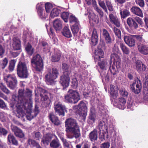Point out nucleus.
<instances>
[{
	"instance_id": "1",
	"label": "nucleus",
	"mask_w": 148,
	"mask_h": 148,
	"mask_svg": "<svg viewBox=\"0 0 148 148\" xmlns=\"http://www.w3.org/2000/svg\"><path fill=\"white\" fill-rule=\"evenodd\" d=\"M32 91L29 89H21L18 91V97L14 95L12 99V103L17 108L16 116L18 118L24 116L27 120H31L34 117L31 112L32 107Z\"/></svg>"
},
{
	"instance_id": "2",
	"label": "nucleus",
	"mask_w": 148,
	"mask_h": 148,
	"mask_svg": "<svg viewBox=\"0 0 148 148\" xmlns=\"http://www.w3.org/2000/svg\"><path fill=\"white\" fill-rule=\"evenodd\" d=\"M65 123L66 135L67 138L72 139L75 137L77 138L80 136L79 129L75 120L69 118L65 121Z\"/></svg>"
},
{
	"instance_id": "3",
	"label": "nucleus",
	"mask_w": 148,
	"mask_h": 148,
	"mask_svg": "<svg viewBox=\"0 0 148 148\" xmlns=\"http://www.w3.org/2000/svg\"><path fill=\"white\" fill-rule=\"evenodd\" d=\"M113 50L114 53L111 55L110 58L111 61L113 62L109 67V70L112 74L114 75L117 73L118 69L120 67V64L119 60L118 59L119 56L116 54L119 51V48L116 44L114 45Z\"/></svg>"
},
{
	"instance_id": "4",
	"label": "nucleus",
	"mask_w": 148,
	"mask_h": 148,
	"mask_svg": "<svg viewBox=\"0 0 148 148\" xmlns=\"http://www.w3.org/2000/svg\"><path fill=\"white\" fill-rule=\"evenodd\" d=\"M44 4L43 2L38 3L36 6L38 14L40 17L42 19H45L47 16V13L50 12L52 8V5L49 3H47L45 4V8L46 12L44 13V11L43 7Z\"/></svg>"
},
{
	"instance_id": "5",
	"label": "nucleus",
	"mask_w": 148,
	"mask_h": 148,
	"mask_svg": "<svg viewBox=\"0 0 148 148\" xmlns=\"http://www.w3.org/2000/svg\"><path fill=\"white\" fill-rule=\"evenodd\" d=\"M65 101L67 103H76L80 99L79 94L76 91L70 89L64 96Z\"/></svg>"
},
{
	"instance_id": "6",
	"label": "nucleus",
	"mask_w": 148,
	"mask_h": 148,
	"mask_svg": "<svg viewBox=\"0 0 148 148\" xmlns=\"http://www.w3.org/2000/svg\"><path fill=\"white\" fill-rule=\"evenodd\" d=\"M88 105V103L87 102L81 101L78 106H75L73 108L74 110H77L80 117L83 120L85 119L87 115Z\"/></svg>"
},
{
	"instance_id": "7",
	"label": "nucleus",
	"mask_w": 148,
	"mask_h": 148,
	"mask_svg": "<svg viewBox=\"0 0 148 148\" xmlns=\"http://www.w3.org/2000/svg\"><path fill=\"white\" fill-rule=\"evenodd\" d=\"M31 64L37 71H41L43 68V64L41 58L37 54L34 56L31 61Z\"/></svg>"
},
{
	"instance_id": "8",
	"label": "nucleus",
	"mask_w": 148,
	"mask_h": 148,
	"mask_svg": "<svg viewBox=\"0 0 148 148\" xmlns=\"http://www.w3.org/2000/svg\"><path fill=\"white\" fill-rule=\"evenodd\" d=\"M4 80L6 82L8 86L11 89L13 90L16 87L17 81L14 75H4Z\"/></svg>"
},
{
	"instance_id": "9",
	"label": "nucleus",
	"mask_w": 148,
	"mask_h": 148,
	"mask_svg": "<svg viewBox=\"0 0 148 148\" xmlns=\"http://www.w3.org/2000/svg\"><path fill=\"white\" fill-rule=\"evenodd\" d=\"M17 72L18 76L21 78L27 77L28 73L26 64L20 62L17 66Z\"/></svg>"
},
{
	"instance_id": "10",
	"label": "nucleus",
	"mask_w": 148,
	"mask_h": 148,
	"mask_svg": "<svg viewBox=\"0 0 148 148\" xmlns=\"http://www.w3.org/2000/svg\"><path fill=\"white\" fill-rule=\"evenodd\" d=\"M126 21L129 27L126 28L128 32L132 34L135 33L136 30L138 27V24L134 19L131 17L128 18Z\"/></svg>"
},
{
	"instance_id": "11",
	"label": "nucleus",
	"mask_w": 148,
	"mask_h": 148,
	"mask_svg": "<svg viewBox=\"0 0 148 148\" xmlns=\"http://www.w3.org/2000/svg\"><path fill=\"white\" fill-rule=\"evenodd\" d=\"M54 108L56 113L60 116H64L65 112H67L66 108L65 105L59 100L55 101Z\"/></svg>"
},
{
	"instance_id": "12",
	"label": "nucleus",
	"mask_w": 148,
	"mask_h": 148,
	"mask_svg": "<svg viewBox=\"0 0 148 148\" xmlns=\"http://www.w3.org/2000/svg\"><path fill=\"white\" fill-rule=\"evenodd\" d=\"M58 75L59 71L58 69L56 68H53L45 75L46 80L52 84L54 83V80L58 77Z\"/></svg>"
},
{
	"instance_id": "13",
	"label": "nucleus",
	"mask_w": 148,
	"mask_h": 148,
	"mask_svg": "<svg viewBox=\"0 0 148 148\" xmlns=\"http://www.w3.org/2000/svg\"><path fill=\"white\" fill-rule=\"evenodd\" d=\"M130 88L132 91L134 93L136 94H139L142 88V84L140 81L137 79L135 82L130 85Z\"/></svg>"
},
{
	"instance_id": "14",
	"label": "nucleus",
	"mask_w": 148,
	"mask_h": 148,
	"mask_svg": "<svg viewBox=\"0 0 148 148\" xmlns=\"http://www.w3.org/2000/svg\"><path fill=\"white\" fill-rule=\"evenodd\" d=\"M96 119L95 110L94 107H92L90 108V113L88 117L87 122L89 124L92 125L95 122Z\"/></svg>"
},
{
	"instance_id": "15",
	"label": "nucleus",
	"mask_w": 148,
	"mask_h": 148,
	"mask_svg": "<svg viewBox=\"0 0 148 148\" xmlns=\"http://www.w3.org/2000/svg\"><path fill=\"white\" fill-rule=\"evenodd\" d=\"M133 35H129L128 36L125 34L124 36V40L125 43L130 47H133L135 45V42L133 38Z\"/></svg>"
},
{
	"instance_id": "16",
	"label": "nucleus",
	"mask_w": 148,
	"mask_h": 148,
	"mask_svg": "<svg viewBox=\"0 0 148 148\" xmlns=\"http://www.w3.org/2000/svg\"><path fill=\"white\" fill-rule=\"evenodd\" d=\"M70 79L69 75L64 74L61 77L60 82L64 87L66 88L69 85Z\"/></svg>"
},
{
	"instance_id": "17",
	"label": "nucleus",
	"mask_w": 148,
	"mask_h": 148,
	"mask_svg": "<svg viewBox=\"0 0 148 148\" xmlns=\"http://www.w3.org/2000/svg\"><path fill=\"white\" fill-rule=\"evenodd\" d=\"M11 128L16 136L21 138H23L24 137V135L22 131L17 127L12 126L11 127Z\"/></svg>"
},
{
	"instance_id": "18",
	"label": "nucleus",
	"mask_w": 148,
	"mask_h": 148,
	"mask_svg": "<svg viewBox=\"0 0 148 148\" xmlns=\"http://www.w3.org/2000/svg\"><path fill=\"white\" fill-rule=\"evenodd\" d=\"M98 128L99 129L100 132H99V134L100 136V138H104V136L103 133H101V129L103 130L106 129V126L105 123L103 120H100L99 121V125Z\"/></svg>"
},
{
	"instance_id": "19",
	"label": "nucleus",
	"mask_w": 148,
	"mask_h": 148,
	"mask_svg": "<svg viewBox=\"0 0 148 148\" xmlns=\"http://www.w3.org/2000/svg\"><path fill=\"white\" fill-rule=\"evenodd\" d=\"M109 18L110 21L115 25L117 27H119L120 26V20L116 16H114L112 14L109 15Z\"/></svg>"
},
{
	"instance_id": "20",
	"label": "nucleus",
	"mask_w": 148,
	"mask_h": 148,
	"mask_svg": "<svg viewBox=\"0 0 148 148\" xmlns=\"http://www.w3.org/2000/svg\"><path fill=\"white\" fill-rule=\"evenodd\" d=\"M136 64V69L139 73H142L146 70V66L140 60H137Z\"/></svg>"
},
{
	"instance_id": "21",
	"label": "nucleus",
	"mask_w": 148,
	"mask_h": 148,
	"mask_svg": "<svg viewBox=\"0 0 148 148\" xmlns=\"http://www.w3.org/2000/svg\"><path fill=\"white\" fill-rule=\"evenodd\" d=\"M12 47L14 50H18L21 49V43L19 39L17 38H14L13 39Z\"/></svg>"
},
{
	"instance_id": "22",
	"label": "nucleus",
	"mask_w": 148,
	"mask_h": 148,
	"mask_svg": "<svg viewBox=\"0 0 148 148\" xmlns=\"http://www.w3.org/2000/svg\"><path fill=\"white\" fill-rule=\"evenodd\" d=\"M104 53L101 49H99L95 51L94 55L95 60H100L101 58L104 57Z\"/></svg>"
},
{
	"instance_id": "23",
	"label": "nucleus",
	"mask_w": 148,
	"mask_h": 148,
	"mask_svg": "<svg viewBox=\"0 0 148 148\" xmlns=\"http://www.w3.org/2000/svg\"><path fill=\"white\" fill-rule=\"evenodd\" d=\"M131 12L134 14L141 17L143 16V14L140 9L136 6L133 7L131 9Z\"/></svg>"
},
{
	"instance_id": "24",
	"label": "nucleus",
	"mask_w": 148,
	"mask_h": 148,
	"mask_svg": "<svg viewBox=\"0 0 148 148\" xmlns=\"http://www.w3.org/2000/svg\"><path fill=\"white\" fill-rule=\"evenodd\" d=\"M98 41V36L96 29H94L93 31L92 36L91 37V41L92 45H95Z\"/></svg>"
},
{
	"instance_id": "25",
	"label": "nucleus",
	"mask_w": 148,
	"mask_h": 148,
	"mask_svg": "<svg viewBox=\"0 0 148 148\" xmlns=\"http://www.w3.org/2000/svg\"><path fill=\"white\" fill-rule=\"evenodd\" d=\"M138 49L141 54L145 55L148 54V47L146 45L142 44L138 46Z\"/></svg>"
},
{
	"instance_id": "26",
	"label": "nucleus",
	"mask_w": 148,
	"mask_h": 148,
	"mask_svg": "<svg viewBox=\"0 0 148 148\" xmlns=\"http://www.w3.org/2000/svg\"><path fill=\"white\" fill-rule=\"evenodd\" d=\"M49 116L50 120L54 124L58 125L60 124V122L57 116H56L53 113L49 114Z\"/></svg>"
},
{
	"instance_id": "27",
	"label": "nucleus",
	"mask_w": 148,
	"mask_h": 148,
	"mask_svg": "<svg viewBox=\"0 0 148 148\" xmlns=\"http://www.w3.org/2000/svg\"><path fill=\"white\" fill-rule=\"evenodd\" d=\"M53 135L50 133L45 134L42 138V142L44 144H48L49 142L51 140L53 137Z\"/></svg>"
},
{
	"instance_id": "28",
	"label": "nucleus",
	"mask_w": 148,
	"mask_h": 148,
	"mask_svg": "<svg viewBox=\"0 0 148 148\" xmlns=\"http://www.w3.org/2000/svg\"><path fill=\"white\" fill-rule=\"evenodd\" d=\"M40 96L41 97V100L43 101L42 103L44 107H47L49 106L51 101L48 97L45 95L42 96V95L41 94Z\"/></svg>"
},
{
	"instance_id": "29",
	"label": "nucleus",
	"mask_w": 148,
	"mask_h": 148,
	"mask_svg": "<svg viewBox=\"0 0 148 148\" xmlns=\"http://www.w3.org/2000/svg\"><path fill=\"white\" fill-rule=\"evenodd\" d=\"M62 35L64 36L69 38L72 36V34L68 26H66L64 27L62 32Z\"/></svg>"
},
{
	"instance_id": "30",
	"label": "nucleus",
	"mask_w": 148,
	"mask_h": 148,
	"mask_svg": "<svg viewBox=\"0 0 148 148\" xmlns=\"http://www.w3.org/2000/svg\"><path fill=\"white\" fill-rule=\"evenodd\" d=\"M53 26L56 31L60 30L62 27V23L59 19H56L53 22Z\"/></svg>"
},
{
	"instance_id": "31",
	"label": "nucleus",
	"mask_w": 148,
	"mask_h": 148,
	"mask_svg": "<svg viewBox=\"0 0 148 148\" xmlns=\"http://www.w3.org/2000/svg\"><path fill=\"white\" fill-rule=\"evenodd\" d=\"M103 35L105 39V41L107 44H110L112 40L108 32L105 29H103Z\"/></svg>"
},
{
	"instance_id": "32",
	"label": "nucleus",
	"mask_w": 148,
	"mask_h": 148,
	"mask_svg": "<svg viewBox=\"0 0 148 148\" xmlns=\"http://www.w3.org/2000/svg\"><path fill=\"white\" fill-rule=\"evenodd\" d=\"M126 101L125 98L121 97L119 98V103L117 105V107L123 110L125 107Z\"/></svg>"
},
{
	"instance_id": "33",
	"label": "nucleus",
	"mask_w": 148,
	"mask_h": 148,
	"mask_svg": "<svg viewBox=\"0 0 148 148\" xmlns=\"http://www.w3.org/2000/svg\"><path fill=\"white\" fill-rule=\"evenodd\" d=\"M115 86L113 85H110V94L111 97L114 99H116L118 96V92L117 90L114 89Z\"/></svg>"
},
{
	"instance_id": "34",
	"label": "nucleus",
	"mask_w": 148,
	"mask_h": 148,
	"mask_svg": "<svg viewBox=\"0 0 148 148\" xmlns=\"http://www.w3.org/2000/svg\"><path fill=\"white\" fill-rule=\"evenodd\" d=\"M98 65L101 69L104 70H106L108 66L107 61L106 60H103L102 61L99 62Z\"/></svg>"
},
{
	"instance_id": "35",
	"label": "nucleus",
	"mask_w": 148,
	"mask_h": 148,
	"mask_svg": "<svg viewBox=\"0 0 148 148\" xmlns=\"http://www.w3.org/2000/svg\"><path fill=\"white\" fill-rule=\"evenodd\" d=\"M8 140L10 143H12L13 145L16 146H17L18 145L17 140L12 134H10L8 135Z\"/></svg>"
},
{
	"instance_id": "36",
	"label": "nucleus",
	"mask_w": 148,
	"mask_h": 148,
	"mask_svg": "<svg viewBox=\"0 0 148 148\" xmlns=\"http://www.w3.org/2000/svg\"><path fill=\"white\" fill-rule=\"evenodd\" d=\"M89 137L90 139L92 141L97 140V133L96 130H94L89 134Z\"/></svg>"
},
{
	"instance_id": "37",
	"label": "nucleus",
	"mask_w": 148,
	"mask_h": 148,
	"mask_svg": "<svg viewBox=\"0 0 148 148\" xmlns=\"http://www.w3.org/2000/svg\"><path fill=\"white\" fill-rule=\"evenodd\" d=\"M61 54V52L59 51L57 52H55L52 56V61L54 62H58L60 59Z\"/></svg>"
},
{
	"instance_id": "38",
	"label": "nucleus",
	"mask_w": 148,
	"mask_h": 148,
	"mask_svg": "<svg viewBox=\"0 0 148 148\" xmlns=\"http://www.w3.org/2000/svg\"><path fill=\"white\" fill-rule=\"evenodd\" d=\"M69 20L70 23L72 25L79 24L78 19L73 15L72 14L69 16Z\"/></svg>"
},
{
	"instance_id": "39",
	"label": "nucleus",
	"mask_w": 148,
	"mask_h": 148,
	"mask_svg": "<svg viewBox=\"0 0 148 148\" xmlns=\"http://www.w3.org/2000/svg\"><path fill=\"white\" fill-rule=\"evenodd\" d=\"M61 13L60 10L57 8H54L51 11L50 17L52 18L57 17Z\"/></svg>"
},
{
	"instance_id": "40",
	"label": "nucleus",
	"mask_w": 148,
	"mask_h": 148,
	"mask_svg": "<svg viewBox=\"0 0 148 148\" xmlns=\"http://www.w3.org/2000/svg\"><path fill=\"white\" fill-rule=\"evenodd\" d=\"M120 47L124 53L127 55L130 52L129 49L126 46L122 43H120L119 44Z\"/></svg>"
},
{
	"instance_id": "41",
	"label": "nucleus",
	"mask_w": 148,
	"mask_h": 148,
	"mask_svg": "<svg viewBox=\"0 0 148 148\" xmlns=\"http://www.w3.org/2000/svg\"><path fill=\"white\" fill-rule=\"evenodd\" d=\"M28 143L32 147H35L37 148H41L39 145L34 140L29 139L28 140Z\"/></svg>"
},
{
	"instance_id": "42",
	"label": "nucleus",
	"mask_w": 148,
	"mask_h": 148,
	"mask_svg": "<svg viewBox=\"0 0 148 148\" xmlns=\"http://www.w3.org/2000/svg\"><path fill=\"white\" fill-rule=\"evenodd\" d=\"M60 144L58 140H53L50 143V146L51 147L56 148L58 147Z\"/></svg>"
},
{
	"instance_id": "43",
	"label": "nucleus",
	"mask_w": 148,
	"mask_h": 148,
	"mask_svg": "<svg viewBox=\"0 0 148 148\" xmlns=\"http://www.w3.org/2000/svg\"><path fill=\"white\" fill-rule=\"evenodd\" d=\"M71 29L73 35H75L79 30V24L73 25Z\"/></svg>"
},
{
	"instance_id": "44",
	"label": "nucleus",
	"mask_w": 148,
	"mask_h": 148,
	"mask_svg": "<svg viewBox=\"0 0 148 148\" xmlns=\"http://www.w3.org/2000/svg\"><path fill=\"white\" fill-rule=\"evenodd\" d=\"M25 49L27 53L30 55H32L34 53L33 48H32L31 45L29 43H28L26 46Z\"/></svg>"
},
{
	"instance_id": "45",
	"label": "nucleus",
	"mask_w": 148,
	"mask_h": 148,
	"mask_svg": "<svg viewBox=\"0 0 148 148\" xmlns=\"http://www.w3.org/2000/svg\"><path fill=\"white\" fill-rule=\"evenodd\" d=\"M98 3L99 5L104 10L106 13H108V10L104 1L101 0H98Z\"/></svg>"
},
{
	"instance_id": "46",
	"label": "nucleus",
	"mask_w": 148,
	"mask_h": 148,
	"mask_svg": "<svg viewBox=\"0 0 148 148\" xmlns=\"http://www.w3.org/2000/svg\"><path fill=\"white\" fill-rule=\"evenodd\" d=\"M120 14L121 17L124 18L129 16L130 14V13L127 10H121L120 11Z\"/></svg>"
},
{
	"instance_id": "47",
	"label": "nucleus",
	"mask_w": 148,
	"mask_h": 148,
	"mask_svg": "<svg viewBox=\"0 0 148 148\" xmlns=\"http://www.w3.org/2000/svg\"><path fill=\"white\" fill-rule=\"evenodd\" d=\"M0 119L2 122H5L8 120V114L4 112L0 113Z\"/></svg>"
},
{
	"instance_id": "48",
	"label": "nucleus",
	"mask_w": 148,
	"mask_h": 148,
	"mask_svg": "<svg viewBox=\"0 0 148 148\" xmlns=\"http://www.w3.org/2000/svg\"><path fill=\"white\" fill-rule=\"evenodd\" d=\"M95 10L99 14L100 18L103 17V12L101 9L99 8L97 4L94 7Z\"/></svg>"
},
{
	"instance_id": "49",
	"label": "nucleus",
	"mask_w": 148,
	"mask_h": 148,
	"mask_svg": "<svg viewBox=\"0 0 148 148\" xmlns=\"http://www.w3.org/2000/svg\"><path fill=\"white\" fill-rule=\"evenodd\" d=\"M0 88L3 92L7 94L10 93V91L2 83H0Z\"/></svg>"
},
{
	"instance_id": "50",
	"label": "nucleus",
	"mask_w": 148,
	"mask_h": 148,
	"mask_svg": "<svg viewBox=\"0 0 148 148\" xmlns=\"http://www.w3.org/2000/svg\"><path fill=\"white\" fill-rule=\"evenodd\" d=\"M69 13L66 12H63L61 15V17L65 22H67L69 17Z\"/></svg>"
},
{
	"instance_id": "51",
	"label": "nucleus",
	"mask_w": 148,
	"mask_h": 148,
	"mask_svg": "<svg viewBox=\"0 0 148 148\" xmlns=\"http://www.w3.org/2000/svg\"><path fill=\"white\" fill-rule=\"evenodd\" d=\"M60 136V138L63 143L64 148H69V144L66 139H64L62 136Z\"/></svg>"
},
{
	"instance_id": "52",
	"label": "nucleus",
	"mask_w": 148,
	"mask_h": 148,
	"mask_svg": "<svg viewBox=\"0 0 148 148\" xmlns=\"http://www.w3.org/2000/svg\"><path fill=\"white\" fill-rule=\"evenodd\" d=\"M113 30L115 35L117 37L119 38H121V32L120 30L115 27H113Z\"/></svg>"
},
{
	"instance_id": "53",
	"label": "nucleus",
	"mask_w": 148,
	"mask_h": 148,
	"mask_svg": "<svg viewBox=\"0 0 148 148\" xmlns=\"http://www.w3.org/2000/svg\"><path fill=\"white\" fill-rule=\"evenodd\" d=\"M119 92L121 95L124 97H126L128 94L127 91L124 88H121L119 89Z\"/></svg>"
},
{
	"instance_id": "54",
	"label": "nucleus",
	"mask_w": 148,
	"mask_h": 148,
	"mask_svg": "<svg viewBox=\"0 0 148 148\" xmlns=\"http://www.w3.org/2000/svg\"><path fill=\"white\" fill-rule=\"evenodd\" d=\"M106 4L108 10L110 11H112L114 10V8L112 6L111 2L109 0L106 1Z\"/></svg>"
},
{
	"instance_id": "55",
	"label": "nucleus",
	"mask_w": 148,
	"mask_h": 148,
	"mask_svg": "<svg viewBox=\"0 0 148 148\" xmlns=\"http://www.w3.org/2000/svg\"><path fill=\"white\" fill-rule=\"evenodd\" d=\"M133 36L134 38H135L138 41L140 42L141 43H143L145 41L143 39L142 35H133Z\"/></svg>"
},
{
	"instance_id": "56",
	"label": "nucleus",
	"mask_w": 148,
	"mask_h": 148,
	"mask_svg": "<svg viewBox=\"0 0 148 148\" xmlns=\"http://www.w3.org/2000/svg\"><path fill=\"white\" fill-rule=\"evenodd\" d=\"M62 69L64 71V74H67L68 73L67 72L69 70V66L66 63L62 64Z\"/></svg>"
},
{
	"instance_id": "57",
	"label": "nucleus",
	"mask_w": 148,
	"mask_h": 148,
	"mask_svg": "<svg viewBox=\"0 0 148 148\" xmlns=\"http://www.w3.org/2000/svg\"><path fill=\"white\" fill-rule=\"evenodd\" d=\"M8 62V61L7 58H5L2 61V64L1 65V67L3 69L7 66Z\"/></svg>"
},
{
	"instance_id": "58",
	"label": "nucleus",
	"mask_w": 148,
	"mask_h": 148,
	"mask_svg": "<svg viewBox=\"0 0 148 148\" xmlns=\"http://www.w3.org/2000/svg\"><path fill=\"white\" fill-rule=\"evenodd\" d=\"M134 20H135L141 27L143 26L144 25L142 19L136 16L134 18Z\"/></svg>"
},
{
	"instance_id": "59",
	"label": "nucleus",
	"mask_w": 148,
	"mask_h": 148,
	"mask_svg": "<svg viewBox=\"0 0 148 148\" xmlns=\"http://www.w3.org/2000/svg\"><path fill=\"white\" fill-rule=\"evenodd\" d=\"M86 3L88 5H90L91 3L94 7L97 4V2L95 0H85Z\"/></svg>"
},
{
	"instance_id": "60",
	"label": "nucleus",
	"mask_w": 148,
	"mask_h": 148,
	"mask_svg": "<svg viewBox=\"0 0 148 148\" xmlns=\"http://www.w3.org/2000/svg\"><path fill=\"white\" fill-rule=\"evenodd\" d=\"M88 13L89 14L88 17L89 19L94 20L93 17H95L96 15L93 13L92 11L90 10H87Z\"/></svg>"
},
{
	"instance_id": "61",
	"label": "nucleus",
	"mask_w": 148,
	"mask_h": 148,
	"mask_svg": "<svg viewBox=\"0 0 148 148\" xmlns=\"http://www.w3.org/2000/svg\"><path fill=\"white\" fill-rule=\"evenodd\" d=\"M101 77L103 79H105V80L106 82H108L109 80L110 76L108 74V73L104 74L103 72L101 73Z\"/></svg>"
},
{
	"instance_id": "62",
	"label": "nucleus",
	"mask_w": 148,
	"mask_h": 148,
	"mask_svg": "<svg viewBox=\"0 0 148 148\" xmlns=\"http://www.w3.org/2000/svg\"><path fill=\"white\" fill-rule=\"evenodd\" d=\"M32 113H33V114L35 116H36L39 112V107L36 104L35 106V108L33 112L31 111Z\"/></svg>"
},
{
	"instance_id": "63",
	"label": "nucleus",
	"mask_w": 148,
	"mask_h": 148,
	"mask_svg": "<svg viewBox=\"0 0 148 148\" xmlns=\"http://www.w3.org/2000/svg\"><path fill=\"white\" fill-rule=\"evenodd\" d=\"M41 44L45 51H46L47 50H49V47L47 42L43 41L41 42Z\"/></svg>"
},
{
	"instance_id": "64",
	"label": "nucleus",
	"mask_w": 148,
	"mask_h": 148,
	"mask_svg": "<svg viewBox=\"0 0 148 148\" xmlns=\"http://www.w3.org/2000/svg\"><path fill=\"white\" fill-rule=\"evenodd\" d=\"M8 131L3 128L0 127V135H2L5 136L8 133Z\"/></svg>"
}]
</instances>
